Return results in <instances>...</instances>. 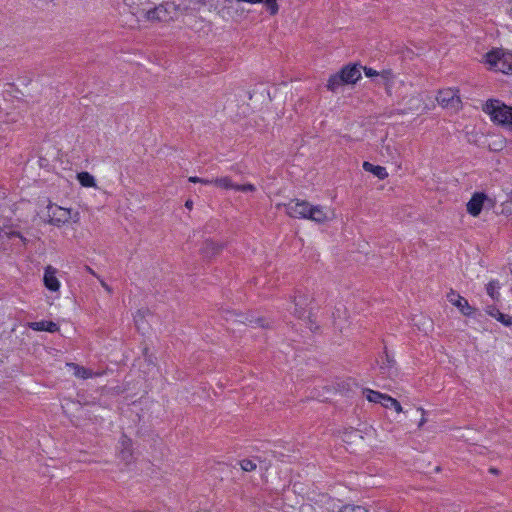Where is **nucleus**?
I'll return each instance as SVG.
<instances>
[{
	"label": "nucleus",
	"mask_w": 512,
	"mask_h": 512,
	"mask_svg": "<svg viewBox=\"0 0 512 512\" xmlns=\"http://www.w3.org/2000/svg\"><path fill=\"white\" fill-rule=\"evenodd\" d=\"M6 235L10 239L14 238V237L19 238L24 244H26V242H27V239L19 231L12 230V231L7 232Z\"/></svg>",
	"instance_id": "obj_29"
},
{
	"label": "nucleus",
	"mask_w": 512,
	"mask_h": 512,
	"mask_svg": "<svg viewBox=\"0 0 512 512\" xmlns=\"http://www.w3.org/2000/svg\"><path fill=\"white\" fill-rule=\"evenodd\" d=\"M499 288H500V285H499V282L497 280H491L487 285H486V291H487V294L494 300V301H498L499 300V297H500V293H499Z\"/></svg>",
	"instance_id": "obj_20"
},
{
	"label": "nucleus",
	"mask_w": 512,
	"mask_h": 512,
	"mask_svg": "<svg viewBox=\"0 0 512 512\" xmlns=\"http://www.w3.org/2000/svg\"><path fill=\"white\" fill-rule=\"evenodd\" d=\"M56 272L57 270L49 265L45 268L43 278L45 287L53 292L58 291L60 288V283L56 277Z\"/></svg>",
	"instance_id": "obj_13"
},
{
	"label": "nucleus",
	"mask_w": 512,
	"mask_h": 512,
	"mask_svg": "<svg viewBox=\"0 0 512 512\" xmlns=\"http://www.w3.org/2000/svg\"><path fill=\"white\" fill-rule=\"evenodd\" d=\"M86 268H87L88 272L94 274L93 270L90 267L87 266Z\"/></svg>",
	"instance_id": "obj_40"
},
{
	"label": "nucleus",
	"mask_w": 512,
	"mask_h": 512,
	"mask_svg": "<svg viewBox=\"0 0 512 512\" xmlns=\"http://www.w3.org/2000/svg\"><path fill=\"white\" fill-rule=\"evenodd\" d=\"M377 363L379 365L380 373L387 378H393L394 376H397V367H396V360L393 356H391L387 348H384L383 354L379 357L377 360Z\"/></svg>",
	"instance_id": "obj_8"
},
{
	"label": "nucleus",
	"mask_w": 512,
	"mask_h": 512,
	"mask_svg": "<svg viewBox=\"0 0 512 512\" xmlns=\"http://www.w3.org/2000/svg\"><path fill=\"white\" fill-rule=\"evenodd\" d=\"M381 405L385 408H394L395 411L398 413L403 411L400 402L387 394L385 396L384 401L381 402Z\"/></svg>",
	"instance_id": "obj_21"
},
{
	"label": "nucleus",
	"mask_w": 512,
	"mask_h": 512,
	"mask_svg": "<svg viewBox=\"0 0 512 512\" xmlns=\"http://www.w3.org/2000/svg\"><path fill=\"white\" fill-rule=\"evenodd\" d=\"M143 356L147 362L154 364V360L156 358L152 354L149 353V349L147 347H145L143 350Z\"/></svg>",
	"instance_id": "obj_33"
},
{
	"label": "nucleus",
	"mask_w": 512,
	"mask_h": 512,
	"mask_svg": "<svg viewBox=\"0 0 512 512\" xmlns=\"http://www.w3.org/2000/svg\"><path fill=\"white\" fill-rule=\"evenodd\" d=\"M309 220H312L316 223H324L325 221L328 220V216L321 206L312 205V207L310 208Z\"/></svg>",
	"instance_id": "obj_17"
},
{
	"label": "nucleus",
	"mask_w": 512,
	"mask_h": 512,
	"mask_svg": "<svg viewBox=\"0 0 512 512\" xmlns=\"http://www.w3.org/2000/svg\"><path fill=\"white\" fill-rule=\"evenodd\" d=\"M291 299L294 305V309L291 313L299 319L305 317L307 308L313 300L309 292L307 290L296 289Z\"/></svg>",
	"instance_id": "obj_6"
},
{
	"label": "nucleus",
	"mask_w": 512,
	"mask_h": 512,
	"mask_svg": "<svg viewBox=\"0 0 512 512\" xmlns=\"http://www.w3.org/2000/svg\"><path fill=\"white\" fill-rule=\"evenodd\" d=\"M101 285H102V287H103L106 291H108L109 293H112V289H111V287H110L109 285H107L104 281H101Z\"/></svg>",
	"instance_id": "obj_35"
},
{
	"label": "nucleus",
	"mask_w": 512,
	"mask_h": 512,
	"mask_svg": "<svg viewBox=\"0 0 512 512\" xmlns=\"http://www.w3.org/2000/svg\"><path fill=\"white\" fill-rule=\"evenodd\" d=\"M250 324H255L262 328H270L269 322L263 317H257L249 320Z\"/></svg>",
	"instance_id": "obj_27"
},
{
	"label": "nucleus",
	"mask_w": 512,
	"mask_h": 512,
	"mask_svg": "<svg viewBox=\"0 0 512 512\" xmlns=\"http://www.w3.org/2000/svg\"><path fill=\"white\" fill-rule=\"evenodd\" d=\"M276 207L278 209L284 207L287 215L292 218L309 219L310 208L312 205L305 200L295 199L291 200L289 203H278Z\"/></svg>",
	"instance_id": "obj_5"
},
{
	"label": "nucleus",
	"mask_w": 512,
	"mask_h": 512,
	"mask_svg": "<svg viewBox=\"0 0 512 512\" xmlns=\"http://www.w3.org/2000/svg\"><path fill=\"white\" fill-rule=\"evenodd\" d=\"M509 5H510V6H509V8H508V13H509V15L512 17V0H510Z\"/></svg>",
	"instance_id": "obj_37"
},
{
	"label": "nucleus",
	"mask_w": 512,
	"mask_h": 512,
	"mask_svg": "<svg viewBox=\"0 0 512 512\" xmlns=\"http://www.w3.org/2000/svg\"><path fill=\"white\" fill-rule=\"evenodd\" d=\"M436 100L444 108H453L458 109L461 104L460 96L458 95V90L447 88L438 91L436 96Z\"/></svg>",
	"instance_id": "obj_7"
},
{
	"label": "nucleus",
	"mask_w": 512,
	"mask_h": 512,
	"mask_svg": "<svg viewBox=\"0 0 512 512\" xmlns=\"http://www.w3.org/2000/svg\"><path fill=\"white\" fill-rule=\"evenodd\" d=\"M188 181L192 182V183H202V184H205V185L212 184V181L207 180V179H203V178H199L197 176L189 177Z\"/></svg>",
	"instance_id": "obj_31"
},
{
	"label": "nucleus",
	"mask_w": 512,
	"mask_h": 512,
	"mask_svg": "<svg viewBox=\"0 0 512 512\" xmlns=\"http://www.w3.org/2000/svg\"><path fill=\"white\" fill-rule=\"evenodd\" d=\"M448 301L456 306L460 312L465 316H471L475 312V308L469 305L468 301L459 295L456 291L450 290V292L447 294Z\"/></svg>",
	"instance_id": "obj_9"
},
{
	"label": "nucleus",
	"mask_w": 512,
	"mask_h": 512,
	"mask_svg": "<svg viewBox=\"0 0 512 512\" xmlns=\"http://www.w3.org/2000/svg\"><path fill=\"white\" fill-rule=\"evenodd\" d=\"M363 71L364 74L369 78L376 77L379 74V72L370 67H363Z\"/></svg>",
	"instance_id": "obj_32"
},
{
	"label": "nucleus",
	"mask_w": 512,
	"mask_h": 512,
	"mask_svg": "<svg viewBox=\"0 0 512 512\" xmlns=\"http://www.w3.org/2000/svg\"><path fill=\"white\" fill-rule=\"evenodd\" d=\"M237 2H247L251 4L264 3L271 15L278 12L277 0H236Z\"/></svg>",
	"instance_id": "obj_18"
},
{
	"label": "nucleus",
	"mask_w": 512,
	"mask_h": 512,
	"mask_svg": "<svg viewBox=\"0 0 512 512\" xmlns=\"http://www.w3.org/2000/svg\"><path fill=\"white\" fill-rule=\"evenodd\" d=\"M29 327L34 331H47V332H57L59 330L58 324L53 321H39V322H31L29 323Z\"/></svg>",
	"instance_id": "obj_15"
},
{
	"label": "nucleus",
	"mask_w": 512,
	"mask_h": 512,
	"mask_svg": "<svg viewBox=\"0 0 512 512\" xmlns=\"http://www.w3.org/2000/svg\"><path fill=\"white\" fill-rule=\"evenodd\" d=\"M361 66L357 64H348L339 72L330 76L327 82L328 90L336 92L337 89L345 84H355L361 78Z\"/></svg>",
	"instance_id": "obj_2"
},
{
	"label": "nucleus",
	"mask_w": 512,
	"mask_h": 512,
	"mask_svg": "<svg viewBox=\"0 0 512 512\" xmlns=\"http://www.w3.org/2000/svg\"><path fill=\"white\" fill-rule=\"evenodd\" d=\"M363 169L367 172L372 173L373 175H375L377 178H379L381 180L388 177V173H387V170L385 167L379 166V165H374L368 161L363 162Z\"/></svg>",
	"instance_id": "obj_16"
},
{
	"label": "nucleus",
	"mask_w": 512,
	"mask_h": 512,
	"mask_svg": "<svg viewBox=\"0 0 512 512\" xmlns=\"http://www.w3.org/2000/svg\"><path fill=\"white\" fill-rule=\"evenodd\" d=\"M364 393H366V398L368 399V401L374 402V403H380V404H381V402L384 401L385 396H386V394H383V393H380L378 391H374L371 389H366L364 391Z\"/></svg>",
	"instance_id": "obj_22"
},
{
	"label": "nucleus",
	"mask_w": 512,
	"mask_h": 512,
	"mask_svg": "<svg viewBox=\"0 0 512 512\" xmlns=\"http://www.w3.org/2000/svg\"><path fill=\"white\" fill-rule=\"evenodd\" d=\"M48 213L50 217L49 223L55 226H60L70 219V210L60 206L49 205Z\"/></svg>",
	"instance_id": "obj_10"
},
{
	"label": "nucleus",
	"mask_w": 512,
	"mask_h": 512,
	"mask_svg": "<svg viewBox=\"0 0 512 512\" xmlns=\"http://www.w3.org/2000/svg\"><path fill=\"white\" fill-rule=\"evenodd\" d=\"M485 62L490 69L502 72L504 74H512V54L505 53L501 49H494L485 54Z\"/></svg>",
	"instance_id": "obj_4"
},
{
	"label": "nucleus",
	"mask_w": 512,
	"mask_h": 512,
	"mask_svg": "<svg viewBox=\"0 0 512 512\" xmlns=\"http://www.w3.org/2000/svg\"><path fill=\"white\" fill-rule=\"evenodd\" d=\"M378 76H380L382 79H384L386 82H389L393 78L392 70L387 69L379 72Z\"/></svg>",
	"instance_id": "obj_30"
},
{
	"label": "nucleus",
	"mask_w": 512,
	"mask_h": 512,
	"mask_svg": "<svg viewBox=\"0 0 512 512\" xmlns=\"http://www.w3.org/2000/svg\"><path fill=\"white\" fill-rule=\"evenodd\" d=\"M418 411H420L422 414V418L418 424V427L421 428L426 423L427 420L425 418V410L423 408H418Z\"/></svg>",
	"instance_id": "obj_34"
},
{
	"label": "nucleus",
	"mask_w": 512,
	"mask_h": 512,
	"mask_svg": "<svg viewBox=\"0 0 512 512\" xmlns=\"http://www.w3.org/2000/svg\"><path fill=\"white\" fill-rule=\"evenodd\" d=\"M75 369H76L75 375L79 378L87 379L92 376V371L89 369H86V368L78 366V365H75Z\"/></svg>",
	"instance_id": "obj_25"
},
{
	"label": "nucleus",
	"mask_w": 512,
	"mask_h": 512,
	"mask_svg": "<svg viewBox=\"0 0 512 512\" xmlns=\"http://www.w3.org/2000/svg\"><path fill=\"white\" fill-rule=\"evenodd\" d=\"M485 199L484 193H475L467 203V212L472 216H478L482 211Z\"/></svg>",
	"instance_id": "obj_12"
},
{
	"label": "nucleus",
	"mask_w": 512,
	"mask_h": 512,
	"mask_svg": "<svg viewBox=\"0 0 512 512\" xmlns=\"http://www.w3.org/2000/svg\"><path fill=\"white\" fill-rule=\"evenodd\" d=\"M180 10V5L172 1H166L158 6L148 9L145 12V18L148 21L153 22H170L179 16Z\"/></svg>",
	"instance_id": "obj_3"
},
{
	"label": "nucleus",
	"mask_w": 512,
	"mask_h": 512,
	"mask_svg": "<svg viewBox=\"0 0 512 512\" xmlns=\"http://www.w3.org/2000/svg\"><path fill=\"white\" fill-rule=\"evenodd\" d=\"M77 179L83 187H95V178L89 172H80Z\"/></svg>",
	"instance_id": "obj_19"
},
{
	"label": "nucleus",
	"mask_w": 512,
	"mask_h": 512,
	"mask_svg": "<svg viewBox=\"0 0 512 512\" xmlns=\"http://www.w3.org/2000/svg\"><path fill=\"white\" fill-rule=\"evenodd\" d=\"M196 1H197V3L202 4V5L206 4V0H196Z\"/></svg>",
	"instance_id": "obj_39"
},
{
	"label": "nucleus",
	"mask_w": 512,
	"mask_h": 512,
	"mask_svg": "<svg viewBox=\"0 0 512 512\" xmlns=\"http://www.w3.org/2000/svg\"><path fill=\"white\" fill-rule=\"evenodd\" d=\"M192 206H193L192 200H187L185 202V207H187L188 209H192Z\"/></svg>",
	"instance_id": "obj_36"
},
{
	"label": "nucleus",
	"mask_w": 512,
	"mask_h": 512,
	"mask_svg": "<svg viewBox=\"0 0 512 512\" xmlns=\"http://www.w3.org/2000/svg\"><path fill=\"white\" fill-rule=\"evenodd\" d=\"M223 248V244L216 243L211 239H207L203 242L200 252L203 258L212 259L213 257L219 255Z\"/></svg>",
	"instance_id": "obj_11"
},
{
	"label": "nucleus",
	"mask_w": 512,
	"mask_h": 512,
	"mask_svg": "<svg viewBox=\"0 0 512 512\" xmlns=\"http://www.w3.org/2000/svg\"><path fill=\"white\" fill-rule=\"evenodd\" d=\"M483 111L490 115L494 123L512 128L511 106L498 99H489L483 106Z\"/></svg>",
	"instance_id": "obj_1"
},
{
	"label": "nucleus",
	"mask_w": 512,
	"mask_h": 512,
	"mask_svg": "<svg viewBox=\"0 0 512 512\" xmlns=\"http://www.w3.org/2000/svg\"><path fill=\"white\" fill-rule=\"evenodd\" d=\"M235 190L241 192H252L255 191V186L253 184H236Z\"/></svg>",
	"instance_id": "obj_28"
},
{
	"label": "nucleus",
	"mask_w": 512,
	"mask_h": 512,
	"mask_svg": "<svg viewBox=\"0 0 512 512\" xmlns=\"http://www.w3.org/2000/svg\"><path fill=\"white\" fill-rule=\"evenodd\" d=\"M212 181V184L220 187V188H223V189H234L235 190V186L236 184H233L232 183V180L229 178V177H221V178H216L214 180H211Z\"/></svg>",
	"instance_id": "obj_23"
},
{
	"label": "nucleus",
	"mask_w": 512,
	"mask_h": 512,
	"mask_svg": "<svg viewBox=\"0 0 512 512\" xmlns=\"http://www.w3.org/2000/svg\"><path fill=\"white\" fill-rule=\"evenodd\" d=\"M340 512H368L363 506L347 504L343 506Z\"/></svg>",
	"instance_id": "obj_26"
},
{
	"label": "nucleus",
	"mask_w": 512,
	"mask_h": 512,
	"mask_svg": "<svg viewBox=\"0 0 512 512\" xmlns=\"http://www.w3.org/2000/svg\"><path fill=\"white\" fill-rule=\"evenodd\" d=\"M489 472L493 473V474H498L499 473L498 469H496V468H490Z\"/></svg>",
	"instance_id": "obj_38"
},
{
	"label": "nucleus",
	"mask_w": 512,
	"mask_h": 512,
	"mask_svg": "<svg viewBox=\"0 0 512 512\" xmlns=\"http://www.w3.org/2000/svg\"><path fill=\"white\" fill-rule=\"evenodd\" d=\"M486 312L491 317L495 318L497 321L502 323L506 327L512 326V315H507L502 312L495 306L490 305L487 307Z\"/></svg>",
	"instance_id": "obj_14"
},
{
	"label": "nucleus",
	"mask_w": 512,
	"mask_h": 512,
	"mask_svg": "<svg viewBox=\"0 0 512 512\" xmlns=\"http://www.w3.org/2000/svg\"><path fill=\"white\" fill-rule=\"evenodd\" d=\"M241 469L245 472H252L256 469L257 465L253 460L244 459L240 461Z\"/></svg>",
	"instance_id": "obj_24"
}]
</instances>
